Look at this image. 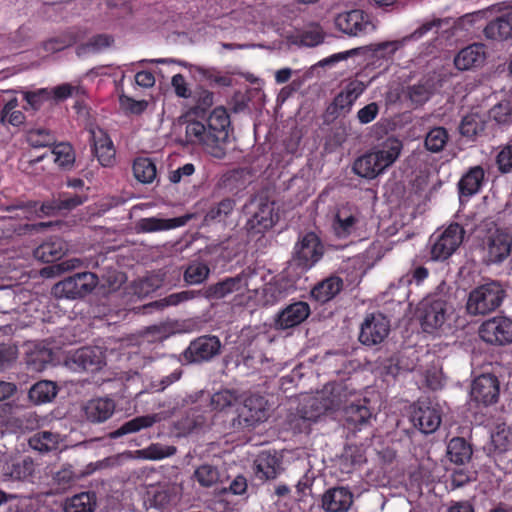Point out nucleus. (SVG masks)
<instances>
[{
	"instance_id": "28",
	"label": "nucleus",
	"mask_w": 512,
	"mask_h": 512,
	"mask_svg": "<svg viewBox=\"0 0 512 512\" xmlns=\"http://www.w3.org/2000/svg\"><path fill=\"white\" fill-rule=\"evenodd\" d=\"M115 403L109 398L91 399L84 406L87 420L93 423H102L108 420L114 413Z\"/></svg>"
},
{
	"instance_id": "43",
	"label": "nucleus",
	"mask_w": 512,
	"mask_h": 512,
	"mask_svg": "<svg viewBox=\"0 0 512 512\" xmlns=\"http://www.w3.org/2000/svg\"><path fill=\"white\" fill-rule=\"evenodd\" d=\"M87 194L86 193H80V194H74L71 195L67 192H62L59 195V198L57 201L54 202V205H42V211L46 214H50L52 210H61L66 209L70 210L73 209L81 204H83L87 200Z\"/></svg>"
},
{
	"instance_id": "39",
	"label": "nucleus",
	"mask_w": 512,
	"mask_h": 512,
	"mask_svg": "<svg viewBox=\"0 0 512 512\" xmlns=\"http://www.w3.org/2000/svg\"><path fill=\"white\" fill-rule=\"evenodd\" d=\"M324 35L321 27L317 24H310L297 31L292 36V42L305 47H314L323 42Z\"/></svg>"
},
{
	"instance_id": "50",
	"label": "nucleus",
	"mask_w": 512,
	"mask_h": 512,
	"mask_svg": "<svg viewBox=\"0 0 512 512\" xmlns=\"http://www.w3.org/2000/svg\"><path fill=\"white\" fill-rule=\"evenodd\" d=\"M194 478L201 486L211 487L220 480V473L217 467L203 464L195 470Z\"/></svg>"
},
{
	"instance_id": "8",
	"label": "nucleus",
	"mask_w": 512,
	"mask_h": 512,
	"mask_svg": "<svg viewBox=\"0 0 512 512\" xmlns=\"http://www.w3.org/2000/svg\"><path fill=\"white\" fill-rule=\"evenodd\" d=\"M293 289L289 279L284 276H275L261 289L250 288L249 294H246L245 306L251 309L273 306L286 298Z\"/></svg>"
},
{
	"instance_id": "6",
	"label": "nucleus",
	"mask_w": 512,
	"mask_h": 512,
	"mask_svg": "<svg viewBox=\"0 0 512 512\" xmlns=\"http://www.w3.org/2000/svg\"><path fill=\"white\" fill-rule=\"evenodd\" d=\"M465 230L457 223L438 229L429 238V255L432 261L450 258L463 242Z\"/></svg>"
},
{
	"instance_id": "18",
	"label": "nucleus",
	"mask_w": 512,
	"mask_h": 512,
	"mask_svg": "<svg viewBox=\"0 0 512 512\" xmlns=\"http://www.w3.org/2000/svg\"><path fill=\"white\" fill-rule=\"evenodd\" d=\"M437 90V80L432 76H426L404 88L403 99L409 102L410 107L417 108L429 101Z\"/></svg>"
},
{
	"instance_id": "32",
	"label": "nucleus",
	"mask_w": 512,
	"mask_h": 512,
	"mask_svg": "<svg viewBox=\"0 0 512 512\" xmlns=\"http://www.w3.org/2000/svg\"><path fill=\"white\" fill-rule=\"evenodd\" d=\"M34 471V462L26 457L20 461L6 463L2 468V477L4 481H28L32 478Z\"/></svg>"
},
{
	"instance_id": "24",
	"label": "nucleus",
	"mask_w": 512,
	"mask_h": 512,
	"mask_svg": "<svg viewBox=\"0 0 512 512\" xmlns=\"http://www.w3.org/2000/svg\"><path fill=\"white\" fill-rule=\"evenodd\" d=\"M93 142V152L100 164L110 167L115 161V148L108 134L101 128H93L90 131Z\"/></svg>"
},
{
	"instance_id": "3",
	"label": "nucleus",
	"mask_w": 512,
	"mask_h": 512,
	"mask_svg": "<svg viewBox=\"0 0 512 512\" xmlns=\"http://www.w3.org/2000/svg\"><path fill=\"white\" fill-rule=\"evenodd\" d=\"M447 19L432 18L426 20L419 28H417L410 35L404 36L401 39L382 41L372 43L367 46L354 48L351 50L333 54L325 60L326 63H334L341 60H346L353 55H361L370 61V64L375 66H382L384 63L392 61L394 55L402 49L409 41L418 40L430 31H437L444 23H448Z\"/></svg>"
},
{
	"instance_id": "41",
	"label": "nucleus",
	"mask_w": 512,
	"mask_h": 512,
	"mask_svg": "<svg viewBox=\"0 0 512 512\" xmlns=\"http://www.w3.org/2000/svg\"><path fill=\"white\" fill-rule=\"evenodd\" d=\"M57 395L56 384L52 381H39L29 390V398L35 404H43L52 401Z\"/></svg>"
},
{
	"instance_id": "20",
	"label": "nucleus",
	"mask_w": 512,
	"mask_h": 512,
	"mask_svg": "<svg viewBox=\"0 0 512 512\" xmlns=\"http://www.w3.org/2000/svg\"><path fill=\"white\" fill-rule=\"evenodd\" d=\"M471 398L484 405H490L497 401L499 395V384L495 376L482 374L477 377L471 387Z\"/></svg>"
},
{
	"instance_id": "64",
	"label": "nucleus",
	"mask_w": 512,
	"mask_h": 512,
	"mask_svg": "<svg viewBox=\"0 0 512 512\" xmlns=\"http://www.w3.org/2000/svg\"><path fill=\"white\" fill-rule=\"evenodd\" d=\"M23 95L29 107L37 110L45 100L50 98V91L48 89H39L34 92H23Z\"/></svg>"
},
{
	"instance_id": "46",
	"label": "nucleus",
	"mask_w": 512,
	"mask_h": 512,
	"mask_svg": "<svg viewBox=\"0 0 512 512\" xmlns=\"http://www.w3.org/2000/svg\"><path fill=\"white\" fill-rule=\"evenodd\" d=\"M346 420L350 425L361 429L371 418L372 414L365 405L351 403L345 407Z\"/></svg>"
},
{
	"instance_id": "10",
	"label": "nucleus",
	"mask_w": 512,
	"mask_h": 512,
	"mask_svg": "<svg viewBox=\"0 0 512 512\" xmlns=\"http://www.w3.org/2000/svg\"><path fill=\"white\" fill-rule=\"evenodd\" d=\"M512 231L507 227L494 226L483 239L484 258L488 264L502 263L511 253Z\"/></svg>"
},
{
	"instance_id": "53",
	"label": "nucleus",
	"mask_w": 512,
	"mask_h": 512,
	"mask_svg": "<svg viewBox=\"0 0 512 512\" xmlns=\"http://www.w3.org/2000/svg\"><path fill=\"white\" fill-rule=\"evenodd\" d=\"M459 129L463 136L472 138L483 131L484 122L478 114L472 113L463 117Z\"/></svg>"
},
{
	"instance_id": "17",
	"label": "nucleus",
	"mask_w": 512,
	"mask_h": 512,
	"mask_svg": "<svg viewBox=\"0 0 512 512\" xmlns=\"http://www.w3.org/2000/svg\"><path fill=\"white\" fill-rule=\"evenodd\" d=\"M360 222L361 214L358 208L345 204L337 209L332 228L338 238H347L356 232Z\"/></svg>"
},
{
	"instance_id": "34",
	"label": "nucleus",
	"mask_w": 512,
	"mask_h": 512,
	"mask_svg": "<svg viewBox=\"0 0 512 512\" xmlns=\"http://www.w3.org/2000/svg\"><path fill=\"white\" fill-rule=\"evenodd\" d=\"M191 217V215L187 214L171 219H161L156 217L143 218L139 221L138 226L143 232L170 230L184 226Z\"/></svg>"
},
{
	"instance_id": "14",
	"label": "nucleus",
	"mask_w": 512,
	"mask_h": 512,
	"mask_svg": "<svg viewBox=\"0 0 512 512\" xmlns=\"http://www.w3.org/2000/svg\"><path fill=\"white\" fill-rule=\"evenodd\" d=\"M483 341L493 345L512 343V320L507 317H493L483 322L479 328Z\"/></svg>"
},
{
	"instance_id": "48",
	"label": "nucleus",
	"mask_w": 512,
	"mask_h": 512,
	"mask_svg": "<svg viewBox=\"0 0 512 512\" xmlns=\"http://www.w3.org/2000/svg\"><path fill=\"white\" fill-rule=\"evenodd\" d=\"M210 273V269L207 264L200 261L191 262L185 272L184 280L190 285H197L204 282Z\"/></svg>"
},
{
	"instance_id": "1",
	"label": "nucleus",
	"mask_w": 512,
	"mask_h": 512,
	"mask_svg": "<svg viewBox=\"0 0 512 512\" xmlns=\"http://www.w3.org/2000/svg\"><path fill=\"white\" fill-rule=\"evenodd\" d=\"M347 389L343 384H328L312 396H305L297 413L287 417V429L295 433L307 432L312 423L326 411L338 409L347 403Z\"/></svg>"
},
{
	"instance_id": "26",
	"label": "nucleus",
	"mask_w": 512,
	"mask_h": 512,
	"mask_svg": "<svg viewBox=\"0 0 512 512\" xmlns=\"http://www.w3.org/2000/svg\"><path fill=\"white\" fill-rule=\"evenodd\" d=\"M281 469V460L276 451H262L254 460V471L261 480L274 479Z\"/></svg>"
},
{
	"instance_id": "19",
	"label": "nucleus",
	"mask_w": 512,
	"mask_h": 512,
	"mask_svg": "<svg viewBox=\"0 0 512 512\" xmlns=\"http://www.w3.org/2000/svg\"><path fill=\"white\" fill-rule=\"evenodd\" d=\"M221 343L216 336H202L192 341L184 351L188 362L208 361L220 351Z\"/></svg>"
},
{
	"instance_id": "44",
	"label": "nucleus",
	"mask_w": 512,
	"mask_h": 512,
	"mask_svg": "<svg viewBox=\"0 0 512 512\" xmlns=\"http://www.w3.org/2000/svg\"><path fill=\"white\" fill-rule=\"evenodd\" d=\"M449 459L456 464H464L471 457L470 446L463 438H453L447 446Z\"/></svg>"
},
{
	"instance_id": "62",
	"label": "nucleus",
	"mask_w": 512,
	"mask_h": 512,
	"mask_svg": "<svg viewBox=\"0 0 512 512\" xmlns=\"http://www.w3.org/2000/svg\"><path fill=\"white\" fill-rule=\"evenodd\" d=\"M75 42L74 38L70 35L54 37L43 44V48L48 53L61 51Z\"/></svg>"
},
{
	"instance_id": "22",
	"label": "nucleus",
	"mask_w": 512,
	"mask_h": 512,
	"mask_svg": "<svg viewBox=\"0 0 512 512\" xmlns=\"http://www.w3.org/2000/svg\"><path fill=\"white\" fill-rule=\"evenodd\" d=\"M309 315L310 307L306 302H293L278 312L275 326L281 330L293 328L305 321Z\"/></svg>"
},
{
	"instance_id": "15",
	"label": "nucleus",
	"mask_w": 512,
	"mask_h": 512,
	"mask_svg": "<svg viewBox=\"0 0 512 512\" xmlns=\"http://www.w3.org/2000/svg\"><path fill=\"white\" fill-rule=\"evenodd\" d=\"M390 331L389 320L382 314L367 315L361 324L359 340L362 344L372 346L381 343Z\"/></svg>"
},
{
	"instance_id": "52",
	"label": "nucleus",
	"mask_w": 512,
	"mask_h": 512,
	"mask_svg": "<svg viewBox=\"0 0 512 512\" xmlns=\"http://www.w3.org/2000/svg\"><path fill=\"white\" fill-rule=\"evenodd\" d=\"M17 107L18 100L16 98L9 100L2 109L1 122L9 123L13 126H19L23 124L25 116L20 110H16Z\"/></svg>"
},
{
	"instance_id": "7",
	"label": "nucleus",
	"mask_w": 512,
	"mask_h": 512,
	"mask_svg": "<svg viewBox=\"0 0 512 512\" xmlns=\"http://www.w3.org/2000/svg\"><path fill=\"white\" fill-rule=\"evenodd\" d=\"M505 297V290L496 281L482 284L473 289L466 303L467 312L470 315H485L496 310Z\"/></svg>"
},
{
	"instance_id": "49",
	"label": "nucleus",
	"mask_w": 512,
	"mask_h": 512,
	"mask_svg": "<svg viewBox=\"0 0 512 512\" xmlns=\"http://www.w3.org/2000/svg\"><path fill=\"white\" fill-rule=\"evenodd\" d=\"M27 142L34 148L51 146L55 143L54 134L46 128H33L27 132Z\"/></svg>"
},
{
	"instance_id": "29",
	"label": "nucleus",
	"mask_w": 512,
	"mask_h": 512,
	"mask_svg": "<svg viewBox=\"0 0 512 512\" xmlns=\"http://www.w3.org/2000/svg\"><path fill=\"white\" fill-rule=\"evenodd\" d=\"M402 147L400 140L394 137H389L374 147L372 152L377 157L378 164H380L381 168L385 171L398 159Z\"/></svg>"
},
{
	"instance_id": "40",
	"label": "nucleus",
	"mask_w": 512,
	"mask_h": 512,
	"mask_svg": "<svg viewBox=\"0 0 512 512\" xmlns=\"http://www.w3.org/2000/svg\"><path fill=\"white\" fill-rule=\"evenodd\" d=\"M96 507V497L93 493L82 492L64 503V512H93Z\"/></svg>"
},
{
	"instance_id": "16",
	"label": "nucleus",
	"mask_w": 512,
	"mask_h": 512,
	"mask_svg": "<svg viewBox=\"0 0 512 512\" xmlns=\"http://www.w3.org/2000/svg\"><path fill=\"white\" fill-rule=\"evenodd\" d=\"M294 254L303 269H309L323 256V245L316 234H305L296 243Z\"/></svg>"
},
{
	"instance_id": "30",
	"label": "nucleus",
	"mask_w": 512,
	"mask_h": 512,
	"mask_svg": "<svg viewBox=\"0 0 512 512\" xmlns=\"http://www.w3.org/2000/svg\"><path fill=\"white\" fill-rule=\"evenodd\" d=\"M165 418L166 415L164 413H155L151 415L138 416L125 422L118 429L111 432L109 436L111 439H116L126 434L136 433L141 429L153 426L155 423H158Z\"/></svg>"
},
{
	"instance_id": "11",
	"label": "nucleus",
	"mask_w": 512,
	"mask_h": 512,
	"mask_svg": "<svg viewBox=\"0 0 512 512\" xmlns=\"http://www.w3.org/2000/svg\"><path fill=\"white\" fill-rule=\"evenodd\" d=\"M97 284L98 278L94 273H77L56 283L52 293L57 298L76 299L91 293Z\"/></svg>"
},
{
	"instance_id": "4",
	"label": "nucleus",
	"mask_w": 512,
	"mask_h": 512,
	"mask_svg": "<svg viewBox=\"0 0 512 512\" xmlns=\"http://www.w3.org/2000/svg\"><path fill=\"white\" fill-rule=\"evenodd\" d=\"M256 277L255 270L246 269L235 277L226 278L207 287L204 293L205 297L209 300H219L235 293L234 303L245 306L246 295H243V291L247 290V294H249L250 287L256 284Z\"/></svg>"
},
{
	"instance_id": "38",
	"label": "nucleus",
	"mask_w": 512,
	"mask_h": 512,
	"mask_svg": "<svg viewBox=\"0 0 512 512\" xmlns=\"http://www.w3.org/2000/svg\"><path fill=\"white\" fill-rule=\"evenodd\" d=\"M342 288V280L338 277H329L318 283L311 291V296L325 303L335 297Z\"/></svg>"
},
{
	"instance_id": "23",
	"label": "nucleus",
	"mask_w": 512,
	"mask_h": 512,
	"mask_svg": "<svg viewBox=\"0 0 512 512\" xmlns=\"http://www.w3.org/2000/svg\"><path fill=\"white\" fill-rule=\"evenodd\" d=\"M278 220V215L274 211V204L269 201H261L257 210L247 221L248 231L261 234L274 226Z\"/></svg>"
},
{
	"instance_id": "59",
	"label": "nucleus",
	"mask_w": 512,
	"mask_h": 512,
	"mask_svg": "<svg viewBox=\"0 0 512 512\" xmlns=\"http://www.w3.org/2000/svg\"><path fill=\"white\" fill-rule=\"evenodd\" d=\"M51 361V353L47 349H39L27 356V365L34 371H41Z\"/></svg>"
},
{
	"instance_id": "56",
	"label": "nucleus",
	"mask_w": 512,
	"mask_h": 512,
	"mask_svg": "<svg viewBox=\"0 0 512 512\" xmlns=\"http://www.w3.org/2000/svg\"><path fill=\"white\" fill-rule=\"evenodd\" d=\"M119 105L126 114L140 115L148 107L146 100H135L125 94L119 96Z\"/></svg>"
},
{
	"instance_id": "63",
	"label": "nucleus",
	"mask_w": 512,
	"mask_h": 512,
	"mask_svg": "<svg viewBox=\"0 0 512 512\" xmlns=\"http://www.w3.org/2000/svg\"><path fill=\"white\" fill-rule=\"evenodd\" d=\"M498 169L502 173L512 171V143L504 146L496 156Z\"/></svg>"
},
{
	"instance_id": "57",
	"label": "nucleus",
	"mask_w": 512,
	"mask_h": 512,
	"mask_svg": "<svg viewBox=\"0 0 512 512\" xmlns=\"http://www.w3.org/2000/svg\"><path fill=\"white\" fill-rule=\"evenodd\" d=\"M233 201L226 199L221 201L218 205L212 207L205 216L207 223L212 221H223L233 210Z\"/></svg>"
},
{
	"instance_id": "5",
	"label": "nucleus",
	"mask_w": 512,
	"mask_h": 512,
	"mask_svg": "<svg viewBox=\"0 0 512 512\" xmlns=\"http://www.w3.org/2000/svg\"><path fill=\"white\" fill-rule=\"evenodd\" d=\"M421 326L427 333H436L443 331L450 326L454 315L452 303L443 297H428L424 299L420 306Z\"/></svg>"
},
{
	"instance_id": "35",
	"label": "nucleus",
	"mask_w": 512,
	"mask_h": 512,
	"mask_svg": "<svg viewBox=\"0 0 512 512\" xmlns=\"http://www.w3.org/2000/svg\"><path fill=\"white\" fill-rule=\"evenodd\" d=\"M177 449L173 445L152 443L148 447L130 452L134 459L158 461L173 456Z\"/></svg>"
},
{
	"instance_id": "31",
	"label": "nucleus",
	"mask_w": 512,
	"mask_h": 512,
	"mask_svg": "<svg viewBox=\"0 0 512 512\" xmlns=\"http://www.w3.org/2000/svg\"><path fill=\"white\" fill-rule=\"evenodd\" d=\"M486 38L503 42L512 40V12L506 13L491 22L484 28Z\"/></svg>"
},
{
	"instance_id": "12",
	"label": "nucleus",
	"mask_w": 512,
	"mask_h": 512,
	"mask_svg": "<svg viewBox=\"0 0 512 512\" xmlns=\"http://www.w3.org/2000/svg\"><path fill=\"white\" fill-rule=\"evenodd\" d=\"M334 23L338 30L349 36H363L377 29L373 19L362 10L340 13L336 16Z\"/></svg>"
},
{
	"instance_id": "54",
	"label": "nucleus",
	"mask_w": 512,
	"mask_h": 512,
	"mask_svg": "<svg viewBox=\"0 0 512 512\" xmlns=\"http://www.w3.org/2000/svg\"><path fill=\"white\" fill-rule=\"evenodd\" d=\"M239 396L234 390H221L214 393L211 397V406L215 410H225L238 402Z\"/></svg>"
},
{
	"instance_id": "58",
	"label": "nucleus",
	"mask_w": 512,
	"mask_h": 512,
	"mask_svg": "<svg viewBox=\"0 0 512 512\" xmlns=\"http://www.w3.org/2000/svg\"><path fill=\"white\" fill-rule=\"evenodd\" d=\"M113 40L108 35H97L92 37L84 46L80 47L78 54L96 53L112 44Z\"/></svg>"
},
{
	"instance_id": "51",
	"label": "nucleus",
	"mask_w": 512,
	"mask_h": 512,
	"mask_svg": "<svg viewBox=\"0 0 512 512\" xmlns=\"http://www.w3.org/2000/svg\"><path fill=\"white\" fill-rule=\"evenodd\" d=\"M54 156V162L62 168H69L75 161V154L69 143H59L51 151Z\"/></svg>"
},
{
	"instance_id": "47",
	"label": "nucleus",
	"mask_w": 512,
	"mask_h": 512,
	"mask_svg": "<svg viewBox=\"0 0 512 512\" xmlns=\"http://www.w3.org/2000/svg\"><path fill=\"white\" fill-rule=\"evenodd\" d=\"M135 178L144 184H149L156 178V166L149 158H138L133 164Z\"/></svg>"
},
{
	"instance_id": "2",
	"label": "nucleus",
	"mask_w": 512,
	"mask_h": 512,
	"mask_svg": "<svg viewBox=\"0 0 512 512\" xmlns=\"http://www.w3.org/2000/svg\"><path fill=\"white\" fill-rule=\"evenodd\" d=\"M230 118L225 108H215L205 122L189 121L186 137L189 142L200 144L212 157L222 159L229 142Z\"/></svg>"
},
{
	"instance_id": "55",
	"label": "nucleus",
	"mask_w": 512,
	"mask_h": 512,
	"mask_svg": "<svg viewBox=\"0 0 512 512\" xmlns=\"http://www.w3.org/2000/svg\"><path fill=\"white\" fill-rule=\"evenodd\" d=\"M447 140V131L442 127H435L428 132L425 146L431 152H439L444 148Z\"/></svg>"
},
{
	"instance_id": "13",
	"label": "nucleus",
	"mask_w": 512,
	"mask_h": 512,
	"mask_svg": "<svg viewBox=\"0 0 512 512\" xmlns=\"http://www.w3.org/2000/svg\"><path fill=\"white\" fill-rule=\"evenodd\" d=\"M105 364L104 352L100 347H83L70 353L65 365L75 372L100 370Z\"/></svg>"
},
{
	"instance_id": "61",
	"label": "nucleus",
	"mask_w": 512,
	"mask_h": 512,
	"mask_svg": "<svg viewBox=\"0 0 512 512\" xmlns=\"http://www.w3.org/2000/svg\"><path fill=\"white\" fill-rule=\"evenodd\" d=\"M49 91L50 96L52 95L56 100H65L70 96L83 93V90L79 85H72L70 83L61 84Z\"/></svg>"
},
{
	"instance_id": "37",
	"label": "nucleus",
	"mask_w": 512,
	"mask_h": 512,
	"mask_svg": "<svg viewBox=\"0 0 512 512\" xmlns=\"http://www.w3.org/2000/svg\"><path fill=\"white\" fill-rule=\"evenodd\" d=\"M353 170L357 175L366 179H374L384 172L372 150L354 162Z\"/></svg>"
},
{
	"instance_id": "36",
	"label": "nucleus",
	"mask_w": 512,
	"mask_h": 512,
	"mask_svg": "<svg viewBox=\"0 0 512 512\" xmlns=\"http://www.w3.org/2000/svg\"><path fill=\"white\" fill-rule=\"evenodd\" d=\"M484 170L480 166L471 168L459 182L460 197H470L479 192L484 180Z\"/></svg>"
},
{
	"instance_id": "45",
	"label": "nucleus",
	"mask_w": 512,
	"mask_h": 512,
	"mask_svg": "<svg viewBox=\"0 0 512 512\" xmlns=\"http://www.w3.org/2000/svg\"><path fill=\"white\" fill-rule=\"evenodd\" d=\"M59 441V434L49 431H42L36 433L29 439V445L32 449L39 452H48L56 449Z\"/></svg>"
},
{
	"instance_id": "21",
	"label": "nucleus",
	"mask_w": 512,
	"mask_h": 512,
	"mask_svg": "<svg viewBox=\"0 0 512 512\" xmlns=\"http://www.w3.org/2000/svg\"><path fill=\"white\" fill-rule=\"evenodd\" d=\"M354 498L349 488L336 486L326 490L321 498V507L325 512H347Z\"/></svg>"
},
{
	"instance_id": "9",
	"label": "nucleus",
	"mask_w": 512,
	"mask_h": 512,
	"mask_svg": "<svg viewBox=\"0 0 512 512\" xmlns=\"http://www.w3.org/2000/svg\"><path fill=\"white\" fill-rule=\"evenodd\" d=\"M269 416L268 401L263 396L252 394L244 399L232 426L236 431H250L267 421Z\"/></svg>"
},
{
	"instance_id": "33",
	"label": "nucleus",
	"mask_w": 512,
	"mask_h": 512,
	"mask_svg": "<svg viewBox=\"0 0 512 512\" xmlns=\"http://www.w3.org/2000/svg\"><path fill=\"white\" fill-rule=\"evenodd\" d=\"M67 251V244L59 237H51L34 250V257L43 262L60 259Z\"/></svg>"
},
{
	"instance_id": "25",
	"label": "nucleus",
	"mask_w": 512,
	"mask_h": 512,
	"mask_svg": "<svg viewBox=\"0 0 512 512\" xmlns=\"http://www.w3.org/2000/svg\"><path fill=\"white\" fill-rule=\"evenodd\" d=\"M413 424L424 434L435 432L441 424V414L437 407L421 404L412 414Z\"/></svg>"
},
{
	"instance_id": "60",
	"label": "nucleus",
	"mask_w": 512,
	"mask_h": 512,
	"mask_svg": "<svg viewBox=\"0 0 512 512\" xmlns=\"http://www.w3.org/2000/svg\"><path fill=\"white\" fill-rule=\"evenodd\" d=\"M198 295V292L192 290H185L177 293H173L159 301V305L165 306H177L183 302L194 299Z\"/></svg>"
},
{
	"instance_id": "42",
	"label": "nucleus",
	"mask_w": 512,
	"mask_h": 512,
	"mask_svg": "<svg viewBox=\"0 0 512 512\" xmlns=\"http://www.w3.org/2000/svg\"><path fill=\"white\" fill-rule=\"evenodd\" d=\"M512 446V430L506 424H498L491 433L490 448L494 452L502 453L508 451Z\"/></svg>"
},
{
	"instance_id": "27",
	"label": "nucleus",
	"mask_w": 512,
	"mask_h": 512,
	"mask_svg": "<svg viewBox=\"0 0 512 512\" xmlns=\"http://www.w3.org/2000/svg\"><path fill=\"white\" fill-rule=\"evenodd\" d=\"M485 60V48L482 44H472L460 50L454 57V65L460 71L476 68Z\"/></svg>"
}]
</instances>
